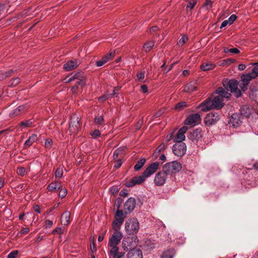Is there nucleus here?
<instances>
[{
	"label": "nucleus",
	"mask_w": 258,
	"mask_h": 258,
	"mask_svg": "<svg viewBox=\"0 0 258 258\" xmlns=\"http://www.w3.org/2000/svg\"><path fill=\"white\" fill-rule=\"evenodd\" d=\"M63 81L66 83L73 81L75 82V85L72 88L73 93L76 92L79 86L83 87L86 85L85 78L83 76H80V73L75 74L71 76L67 77L63 80Z\"/></svg>",
	"instance_id": "nucleus-1"
},
{
	"label": "nucleus",
	"mask_w": 258,
	"mask_h": 258,
	"mask_svg": "<svg viewBox=\"0 0 258 258\" xmlns=\"http://www.w3.org/2000/svg\"><path fill=\"white\" fill-rule=\"evenodd\" d=\"M140 228L138 220L134 217L130 218L126 220L124 224V229L129 235H135L138 233Z\"/></svg>",
	"instance_id": "nucleus-2"
},
{
	"label": "nucleus",
	"mask_w": 258,
	"mask_h": 258,
	"mask_svg": "<svg viewBox=\"0 0 258 258\" xmlns=\"http://www.w3.org/2000/svg\"><path fill=\"white\" fill-rule=\"evenodd\" d=\"M123 237L122 233L119 230H114L113 234L109 238L108 248L109 250L119 249L117 245Z\"/></svg>",
	"instance_id": "nucleus-3"
},
{
	"label": "nucleus",
	"mask_w": 258,
	"mask_h": 258,
	"mask_svg": "<svg viewBox=\"0 0 258 258\" xmlns=\"http://www.w3.org/2000/svg\"><path fill=\"white\" fill-rule=\"evenodd\" d=\"M138 239L137 236H125L122 241L121 245L123 249L126 251L132 250L137 246Z\"/></svg>",
	"instance_id": "nucleus-4"
},
{
	"label": "nucleus",
	"mask_w": 258,
	"mask_h": 258,
	"mask_svg": "<svg viewBox=\"0 0 258 258\" xmlns=\"http://www.w3.org/2000/svg\"><path fill=\"white\" fill-rule=\"evenodd\" d=\"M182 168L180 163L174 161L168 162L163 166V169L168 175H173L178 173Z\"/></svg>",
	"instance_id": "nucleus-5"
},
{
	"label": "nucleus",
	"mask_w": 258,
	"mask_h": 258,
	"mask_svg": "<svg viewBox=\"0 0 258 258\" xmlns=\"http://www.w3.org/2000/svg\"><path fill=\"white\" fill-rule=\"evenodd\" d=\"M225 89L233 93L235 96L238 98L241 95V91L238 89V82L235 80H230L229 81H225L223 83Z\"/></svg>",
	"instance_id": "nucleus-6"
},
{
	"label": "nucleus",
	"mask_w": 258,
	"mask_h": 258,
	"mask_svg": "<svg viewBox=\"0 0 258 258\" xmlns=\"http://www.w3.org/2000/svg\"><path fill=\"white\" fill-rule=\"evenodd\" d=\"M126 214H125L123 210L116 211L114 214L115 219L112 222V226L114 230L120 229L122 225Z\"/></svg>",
	"instance_id": "nucleus-7"
},
{
	"label": "nucleus",
	"mask_w": 258,
	"mask_h": 258,
	"mask_svg": "<svg viewBox=\"0 0 258 258\" xmlns=\"http://www.w3.org/2000/svg\"><path fill=\"white\" fill-rule=\"evenodd\" d=\"M244 108L247 109L246 106H242L240 110V113H234L230 118L229 123L234 127L239 126L242 123V115H246L247 112H243L242 110Z\"/></svg>",
	"instance_id": "nucleus-8"
},
{
	"label": "nucleus",
	"mask_w": 258,
	"mask_h": 258,
	"mask_svg": "<svg viewBox=\"0 0 258 258\" xmlns=\"http://www.w3.org/2000/svg\"><path fill=\"white\" fill-rule=\"evenodd\" d=\"M80 127V123L79 120V117L76 114L72 115L70 118L69 123L70 132L73 134L78 132Z\"/></svg>",
	"instance_id": "nucleus-9"
},
{
	"label": "nucleus",
	"mask_w": 258,
	"mask_h": 258,
	"mask_svg": "<svg viewBox=\"0 0 258 258\" xmlns=\"http://www.w3.org/2000/svg\"><path fill=\"white\" fill-rule=\"evenodd\" d=\"M186 150V146L185 144L181 142L176 143L172 147L173 153L178 157L182 156L185 153Z\"/></svg>",
	"instance_id": "nucleus-10"
},
{
	"label": "nucleus",
	"mask_w": 258,
	"mask_h": 258,
	"mask_svg": "<svg viewBox=\"0 0 258 258\" xmlns=\"http://www.w3.org/2000/svg\"><path fill=\"white\" fill-rule=\"evenodd\" d=\"M136 205V201L134 198H130L124 204L123 212L128 215L131 213L135 209Z\"/></svg>",
	"instance_id": "nucleus-11"
},
{
	"label": "nucleus",
	"mask_w": 258,
	"mask_h": 258,
	"mask_svg": "<svg viewBox=\"0 0 258 258\" xmlns=\"http://www.w3.org/2000/svg\"><path fill=\"white\" fill-rule=\"evenodd\" d=\"M168 174L162 169V171L158 172L155 176L154 182L157 186L163 185L166 182Z\"/></svg>",
	"instance_id": "nucleus-12"
},
{
	"label": "nucleus",
	"mask_w": 258,
	"mask_h": 258,
	"mask_svg": "<svg viewBox=\"0 0 258 258\" xmlns=\"http://www.w3.org/2000/svg\"><path fill=\"white\" fill-rule=\"evenodd\" d=\"M219 119V115L217 112H212L206 116L204 121L207 125L211 126L218 121Z\"/></svg>",
	"instance_id": "nucleus-13"
},
{
	"label": "nucleus",
	"mask_w": 258,
	"mask_h": 258,
	"mask_svg": "<svg viewBox=\"0 0 258 258\" xmlns=\"http://www.w3.org/2000/svg\"><path fill=\"white\" fill-rule=\"evenodd\" d=\"M160 163L158 162H155L149 165L143 174L146 178L150 177L154 174L159 168Z\"/></svg>",
	"instance_id": "nucleus-14"
},
{
	"label": "nucleus",
	"mask_w": 258,
	"mask_h": 258,
	"mask_svg": "<svg viewBox=\"0 0 258 258\" xmlns=\"http://www.w3.org/2000/svg\"><path fill=\"white\" fill-rule=\"evenodd\" d=\"M201 120V116L199 113L192 114L185 120L184 124L188 125H195Z\"/></svg>",
	"instance_id": "nucleus-15"
},
{
	"label": "nucleus",
	"mask_w": 258,
	"mask_h": 258,
	"mask_svg": "<svg viewBox=\"0 0 258 258\" xmlns=\"http://www.w3.org/2000/svg\"><path fill=\"white\" fill-rule=\"evenodd\" d=\"M200 108L202 111L206 112L215 109L214 108V105L213 104L211 98H208L206 99L204 101L201 103L197 107Z\"/></svg>",
	"instance_id": "nucleus-16"
},
{
	"label": "nucleus",
	"mask_w": 258,
	"mask_h": 258,
	"mask_svg": "<svg viewBox=\"0 0 258 258\" xmlns=\"http://www.w3.org/2000/svg\"><path fill=\"white\" fill-rule=\"evenodd\" d=\"M187 127L185 126L182 127L178 131L176 135L173 139V141L175 143H180L185 140V137L184 134L186 132Z\"/></svg>",
	"instance_id": "nucleus-17"
},
{
	"label": "nucleus",
	"mask_w": 258,
	"mask_h": 258,
	"mask_svg": "<svg viewBox=\"0 0 258 258\" xmlns=\"http://www.w3.org/2000/svg\"><path fill=\"white\" fill-rule=\"evenodd\" d=\"M203 137L202 131L200 128H197L190 132L188 138L192 142H197Z\"/></svg>",
	"instance_id": "nucleus-18"
},
{
	"label": "nucleus",
	"mask_w": 258,
	"mask_h": 258,
	"mask_svg": "<svg viewBox=\"0 0 258 258\" xmlns=\"http://www.w3.org/2000/svg\"><path fill=\"white\" fill-rule=\"evenodd\" d=\"M146 178L144 176L143 174L142 175L134 177L131 180V181L126 183V186L130 187H133L136 184H141L145 180Z\"/></svg>",
	"instance_id": "nucleus-19"
},
{
	"label": "nucleus",
	"mask_w": 258,
	"mask_h": 258,
	"mask_svg": "<svg viewBox=\"0 0 258 258\" xmlns=\"http://www.w3.org/2000/svg\"><path fill=\"white\" fill-rule=\"evenodd\" d=\"M214 105V108L216 109H220L224 106V99L220 96H216L212 100Z\"/></svg>",
	"instance_id": "nucleus-20"
},
{
	"label": "nucleus",
	"mask_w": 258,
	"mask_h": 258,
	"mask_svg": "<svg viewBox=\"0 0 258 258\" xmlns=\"http://www.w3.org/2000/svg\"><path fill=\"white\" fill-rule=\"evenodd\" d=\"M114 56V52H111L106 55L104 56L102 59L100 60H98L96 62V65L97 67H101L104 65L105 63H106L108 61L111 59L112 57Z\"/></svg>",
	"instance_id": "nucleus-21"
},
{
	"label": "nucleus",
	"mask_w": 258,
	"mask_h": 258,
	"mask_svg": "<svg viewBox=\"0 0 258 258\" xmlns=\"http://www.w3.org/2000/svg\"><path fill=\"white\" fill-rule=\"evenodd\" d=\"M127 258H143L142 252L139 249L132 250L127 254Z\"/></svg>",
	"instance_id": "nucleus-22"
},
{
	"label": "nucleus",
	"mask_w": 258,
	"mask_h": 258,
	"mask_svg": "<svg viewBox=\"0 0 258 258\" xmlns=\"http://www.w3.org/2000/svg\"><path fill=\"white\" fill-rule=\"evenodd\" d=\"M78 66L77 60H70L63 65V69L66 71H70L76 69Z\"/></svg>",
	"instance_id": "nucleus-23"
},
{
	"label": "nucleus",
	"mask_w": 258,
	"mask_h": 258,
	"mask_svg": "<svg viewBox=\"0 0 258 258\" xmlns=\"http://www.w3.org/2000/svg\"><path fill=\"white\" fill-rule=\"evenodd\" d=\"M218 96H220L222 99H229L231 97V94L227 91H225V89L220 87H219L216 91Z\"/></svg>",
	"instance_id": "nucleus-24"
},
{
	"label": "nucleus",
	"mask_w": 258,
	"mask_h": 258,
	"mask_svg": "<svg viewBox=\"0 0 258 258\" xmlns=\"http://www.w3.org/2000/svg\"><path fill=\"white\" fill-rule=\"evenodd\" d=\"M62 187L61 183L59 181H54L50 183L47 186V189L51 191H55L60 189Z\"/></svg>",
	"instance_id": "nucleus-25"
},
{
	"label": "nucleus",
	"mask_w": 258,
	"mask_h": 258,
	"mask_svg": "<svg viewBox=\"0 0 258 258\" xmlns=\"http://www.w3.org/2000/svg\"><path fill=\"white\" fill-rule=\"evenodd\" d=\"M108 253L112 258H124L125 253L119 251V249L108 250Z\"/></svg>",
	"instance_id": "nucleus-26"
},
{
	"label": "nucleus",
	"mask_w": 258,
	"mask_h": 258,
	"mask_svg": "<svg viewBox=\"0 0 258 258\" xmlns=\"http://www.w3.org/2000/svg\"><path fill=\"white\" fill-rule=\"evenodd\" d=\"M216 65L212 62H206L202 63L201 69L203 71H208L214 69Z\"/></svg>",
	"instance_id": "nucleus-27"
},
{
	"label": "nucleus",
	"mask_w": 258,
	"mask_h": 258,
	"mask_svg": "<svg viewBox=\"0 0 258 258\" xmlns=\"http://www.w3.org/2000/svg\"><path fill=\"white\" fill-rule=\"evenodd\" d=\"M71 213L68 211L64 212L61 215V222L64 226L68 225L70 222Z\"/></svg>",
	"instance_id": "nucleus-28"
},
{
	"label": "nucleus",
	"mask_w": 258,
	"mask_h": 258,
	"mask_svg": "<svg viewBox=\"0 0 258 258\" xmlns=\"http://www.w3.org/2000/svg\"><path fill=\"white\" fill-rule=\"evenodd\" d=\"M255 78L252 75L251 73H249L246 75H243L241 77L240 81L241 82H244L246 84H249L250 81Z\"/></svg>",
	"instance_id": "nucleus-29"
},
{
	"label": "nucleus",
	"mask_w": 258,
	"mask_h": 258,
	"mask_svg": "<svg viewBox=\"0 0 258 258\" xmlns=\"http://www.w3.org/2000/svg\"><path fill=\"white\" fill-rule=\"evenodd\" d=\"M37 140V135L36 134H33L30 136L29 139L25 141V145L26 146L30 147L33 143L36 141Z\"/></svg>",
	"instance_id": "nucleus-30"
},
{
	"label": "nucleus",
	"mask_w": 258,
	"mask_h": 258,
	"mask_svg": "<svg viewBox=\"0 0 258 258\" xmlns=\"http://www.w3.org/2000/svg\"><path fill=\"white\" fill-rule=\"evenodd\" d=\"M146 159L145 158H142L137 163V164L134 166V169L135 171H137L140 170L144 164L146 162Z\"/></svg>",
	"instance_id": "nucleus-31"
},
{
	"label": "nucleus",
	"mask_w": 258,
	"mask_h": 258,
	"mask_svg": "<svg viewBox=\"0 0 258 258\" xmlns=\"http://www.w3.org/2000/svg\"><path fill=\"white\" fill-rule=\"evenodd\" d=\"M175 253V251L173 249H169L163 252L161 258H173Z\"/></svg>",
	"instance_id": "nucleus-32"
},
{
	"label": "nucleus",
	"mask_w": 258,
	"mask_h": 258,
	"mask_svg": "<svg viewBox=\"0 0 258 258\" xmlns=\"http://www.w3.org/2000/svg\"><path fill=\"white\" fill-rule=\"evenodd\" d=\"M7 11V7L6 5H0V20L6 16Z\"/></svg>",
	"instance_id": "nucleus-33"
},
{
	"label": "nucleus",
	"mask_w": 258,
	"mask_h": 258,
	"mask_svg": "<svg viewBox=\"0 0 258 258\" xmlns=\"http://www.w3.org/2000/svg\"><path fill=\"white\" fill-rule=\"evenodd\" d=\"M196 90V87L194 86L191 82L187 83L184 89V91L186 92H193Z\"/></svg>",
	"instance_id": "nucleus-34"
},
{
	"label": "nucleus",
	"mask_w": 258,
	"mask_h": 258,
	"mask_svg": "<svg viewBox=\"0 0 258 258\" xmlns=\"http://www.w3.org/2000/svg\"><path fill=\"white\" fill-rule=\"evenodd\" d=\"M123 202L122 199L118 197L117 198L114 203V209H116V211H120L121 210H119L120 206Z\"/></svg>",
	"instance_id": "nucleus-35"
},
{
	"label": "nucleus",
	"mask_w": 258,
	"mask_h": 258,
	"mask_svg": "<svg viewBox=\"0 0 258 258\" xmlns=\"http://www.w3.org/2000/svg\"><path fill=\"white\" fill-rule=\"evenodd\" d=\"M154 45V42L152 41H149L146 42L143 48L145 51H149Z\"/></svg>",
	"instance_id": "nucleus-36"
},
{
	"label": "nucleus",
	"mask_w": 258,
	"mask_h": 258,
	"mask_svg": "<svg viewBox=\"0 0 258 258\" xmlns=\"http://www.w3.org/2000/svg\"><path fill=\"white\" fill-rule=\"evenodd\" d=\"M187 107V104L186 102L182 101L178 103L175 106V109L178 111L181 110L184 108Z\"/></svg>",
	"instance_id": "nucleus-37"
},
{
	"label": "nucleus",
	"mask_w": 258,
	"mask_h": 258,
	"mask_svg": "<svg viewBox=\"0 0 258 258\" xmlns=\"http://www.w3.org/2000/svg\"><path fill=\"white\" fill-rule=\"evenodd\" d=\"M197 2V0H192L190 2H188L186 6L187 10H192L195 7Z\"/></svg>",
	"instance_id": "nucleus-38"
},
{
	"label": "nucleus",
	"mask_w": 258,
	"mask_h": 258,
	"mask_svg": "<svg viewBox=\"0 0 258 258\" xmlns=\"http://www.w3.org/2000/svg\"><path fill=\"white\" fill-rule=\"evenodd\" d=\"M63 175V169L62 168H58L55 172V177L56 178H60Z\"/></svg>",
	"instance_id": "nucleus-39"
},
{
	"label": "nucleus",
	"mask_w": 258,
	"mask_h": 258,
	"mask_svg": "<svg viewBox=\"0 0 258 258\" xmlns=\"http://www.w3.org/2000/svg\"><path fill=\"white\" fill-rule=\"evenodd\" d=\"M255 66L253 67L250 72L253 76L255 78L258 76V63H255Z\"/></svg>",
	"instance_id": "nucleus-40"
},
{
	"label": "nucleus",
	"mask_w": 258,
	"mask_h": 258,
	"mask_svg": "<svg viewBox=\"0 0 258 258\" xmlns=\"http://www.w3.org/2000/svg\"><path fill=\"white\" fill-rule=\"evenodd\" d=\"M212 2L211 0H206L204 4L203 7L206 10H209L212 7Z\"/></svg>",
	"instance_id": "nucleus-41"
},
{
	"label": "nucleus",
	"mask_w": 258,
	"mask_h": 258,
	"mask_svg": "<svg viewBox=\"0 0 258 258\" xmlns=\"http://www.w3.org/2000/svg\"><path fill=\"white\" fill-rule=\"evenodd\" d=\"M103 121L104 118L102 115H97L95 118V122L97 124H101Z\"/></svg>",
	"instance_id": "nucleus-42"
},
{
	"label": "nucleus",
	"mask_w": 258,
	"mask_h": 258,
	"mask_svg": "<svg viewBox=\"0 0 258 258\" xmlns=\"http://www.w3.org/2000/svg\"><path fill=\"white\" fill-rule=\"evenodd\" d=\"M145 76V72H139L137 75V77L138 78V80L139 82H144L143 80H144Z\"/></svg>",
	"instance_id": "nucleus-43"
},
{
	"label": "nucleus",
	"mask_w": 258,
	"mask_h": 258,
	"mask_svg": "<svg viewBox=\"0 0 258 258\" xmlns=\"http://www.w3.org/2000/svg\"><path fill=\"white\" fill-rule=\"evenodd\" d=\"M17 173L19 175L23 176L26 173V169L24 167H21L18 168Z\"/></svg>",
	"instance_id": "nucleus-44"
},
{
	"label": "nucleus",
	"mask_w": 258,
	"mask_h": 258,
	"mask_svg": "<svg viewBox=\"0 0 258 258\" xmlns=\"http://www.w3.org/2000/svg\"><path fill=\"white\" fill-rule=\"evenodd\" d=\"M59 193V196L61 198H64L67 194V189L66 188H61Z\"/></svg>",
	"instance_id": "nucleus-45"
},
{
	"label": "nucleus",
	"mask_w": 258,
	"mask_h": 258,
	"mask_svg": "<svg viewBox=\"0 0 258 258\" xmlns=\"http://www.w3.org/2000/svg\"><path fill=\"white\" fill-rule=\"evenodd\" d=\"M238 85L241 88V90L243 92L247 90V87L248 84H246L244 82H241V81L240 80L239 83H238Z\"/></svg>",
	"instance_id": "nucleus-46"
},
{
	"label": "nucleus",
	"mask_w": 258,
	"mask_h": 258,
	"mask_svg": "<svg viewBox=\"0 0 258 258\" xmlns=\"http://www.w3.org/2000/svg\"><path fill=\"white\" fill-rule=\"evenodd\" d=\"M18 254V250H13L8 254V258H16Z\"/></svg>",
	"instance_id": "nucleus-47"
},
{
	"label": "nucleus",
	"mask_w": 258,
	"mask_h": 258,
	"mask_svg": "<svg viewBox=\"0 0 258 258\" xmlns=\"http://www.w3.org/2000/svg\"><path fill=\"white\" fill-rule=\"evenodd\" d=\"M52 145V140L51 139H47L45 142V146L47 148H50Z\"/></svg>",
	"instance_id": "nucleus-48"
},
{
	"label": "nucleus",
	"mask_w": 258,
	"mask_h": 258,
	"mask_svg": "<svg viewBox=\"0 0 258 258\" xmlns=\"http://www.w3.org/2000/svg\"><path fill=\"white\" fill-rule=\"evenodd\" d=\"M188 38L186 35H183L181 37V38L179 39L178 44L180 45H183L186 41L187 40Z\"/></svg>",
	"instance_id": "nucleus-49"
},
{
	"label": "nucleus",
	"mask_w": 258,
	"mask_h": 258,
	"mask_svg": "<svg viewBox=\"0 0 258 258\" xmlns=\"http://www.w3.org/2000/svg\"><path fill=\"white\" fill-rule=\"evenodd\" d=\"M237 17L235 15H232L227 20L229 22V24H232L236 19Z\"/></svg>",
	"instance_id": "nucleus-50"
},
{
	"label": "nucleus",
	"mask_w": 258,
	"mask_h": 258,
	"mask_svg": "<svg viewBox=\"0 0 258 258\" xmlns=\"http://www.w3.org/2000/svg\"><path fill=\"white\" fill-rule=\"evenodd\" d=\"M52 225H53V222L52 221L49 220H46L45 221V224H44V226L45 228H49L51 227Z\"/></svg>",
	"instance_id": "nucleus-51"
},
{
	"label": "nucleus",
	"mask_w": 258,
	"mask_h": 258,
	"mask_svg": "<svg viewBox=\"0 0 258 258\" xmlns=\"http://www.w3.org/2000/svg\"><path fill=\"white\" fill-rule=\"evenodd\" d=\"M21 113H20V109H18L17 108H16L15 109H14L11 113H10V116L11 117H14L15 116H17V115H18L19 114H20Z\"/></svg>",
	"instance_id": "nucleus-52"
},
{
	"label": "nucleus",
	"mask_w": 258,
	"mask_h": 258,
	"mask_svg": "<svg viewBox=\"0 0 258 258\" xmlns=\"http://www.w3.org/2000/svg\"><path fill=\"white\" fill-rule=\"evenodd\" d=\"M101 134L99 130H95L92 133L91 136L93 138L96 139L100 136Z\"/></svg>",
	"instance_id": "nucleus-53"
},
{
	"label": "nucleus",
	"mask_w": 258,
	"mask_h": 258,
	"mask_svg": "<svg viewBox=\"0 0 258 258\" xmlns=\"http://www.w3.org/2000/svg\"><path fill=\"white\" fill-rule=\"evenodd\" d=\"M165 148L164 143H161L156 149V153H160Z\"/></svg>",
	"instance_id": "nucleus-54"
},
{
	"label": "nucleus",
	"mask_w": 258,
	"mask_h": 258,
	"mask_svg": "<svg viewBox=\"0 0 258 258\" xmlns=\"http://www.w3.org/2000/svg\"><path fill=\"white\" fill-rule=\"evenodd\" d=\"M122 161L121 160L119 159L115 161V164L114 165V167L115 168L118 169L122 165Z\"/></svg>",
	"instance_id": "nucleus-55"
},
{
	"label": "nucleus",
	"mask_w": 258,
	"mask_h": 258,
	"mask_svg": "<svg viewBox=\"0 0 258 258\" xmlns=\"http://www.w3.org/2000/svg\"><path fill=\"white\" fill-rule=\"evenodd\" d=\"M20 82V79L18 78H15L12 80V85L14 86L17 85Z\"/></svg>",
	"instance_id": "nucleus-56"
},
{
	"label": "nucleus",
	"mask_w": 258,
	"mask_h": 258,
	"mask_svg": "<svg viewBox=\"0 0 258 258\" xmlns=\"http://www.w3.org/2000/svg\"><path fill=\"white\" fill-rule=\"evenodd\" d=\"M62 233V229L60 227L56 228L52 231V233L53 234H61Z\"/></svg>",
	"instance_id": "nucleus-57"
},
{
	"label": "nucleus",
	"mask_w": 258,
	"mask_h": 258,
	"mask_svg": "<svg viewBox=\"0 0 258 258\" xmlns=\"http://www.w3.org/2000/svg\"><path fill=\"white\" fill-rule=\"evenodd\" d=\"M141 91L144 93H146L148 92V88L147 86L146 85H143L141 86Z\"/></svg>",
	"instance_id": "nucleus-58"
},
{
	"label": "nucleus",
	"mask_w": 258,
	"mask_h": 258,
	"mask_svg": "<svg viewBox=\"0 0 258 258\" xmlns=\"http://www.w3.org/2000/svg\"><path fill=\"white\" fill-rule=\"evenodd\" d=\"M29 231V228L28 227L23 228L20 232L21 234H25Z\"/></svg>",
	"instance_id": "nucleus-59"
},
{
	"label": "nucleus",
	"mask_w": 258,
	"mask_h": 258,
	"mask_svg": "<svg viewBox=\"0 0 258 258\" xmlns=\"http://www.w3.org/2000/svg\"><path fill=\"white\" fill-rule=\"evenodd\" d=\"M18 109H20V113H23L26 110V105H21L17 107Z\"/></svg>",
	"instance_id": "nucleus-60"
},
{
	"label": "nucleus",
	"mask_w": 258,
	"mask_h": 258,
	"mask_svg": "<svg viewBox=\"0 0 258 258\" xmlns=\"http://www.w3.org/2000/svg\"><path fill=\"white\" fill-rule=\"evenodd\" d=\"M32 124V122L27 121V122H22L21 123V125L24 126L25 127L30 126Z\"/></svg>",
	"instance_id": "nucleus-61"
},
{
	"label": "nucleus",
	"mask_w": 258,
	"mask_h": 258,
	"mask_svg": "<svg viewBox=\"0 0 258 258\" xmlns=\"http://www.w3.org/2000/svg\"><path fill=\"white\" fill-rule=\"evenodd\" d=\"M229 52L237 54L239 52V50L236 48H230Z\"/></svg>",
	"instance_id": "nucleus-62"
},
{
	"label": "nucleus",
	"mask_w": 258,
	"mask_h": 258,
	"mask_svg": "<svg viewBox=\"0 0 258 258\" xmlns=\"http://www.w3.org/2000/svg\"><path fill=\"white\" fill-rule=\"evenodd\" d=\"M33 209L36 212H37L38 213H41V210H40V207L38 205H36L34 206Z\"/></svg>",
	"instance_id": "nucleus-63"
},
{
	"label": "nucleus",
	"mask_w": 258,
	"mask_h": 258,
	"mask_svg": "<svg viewBox=\"0 0 258 258\" xmlns=\"http://www.w3.org/2000/svg\"><path fill=\"white\" fill-rule=\"evenodd\" d=\"M228 24H229V22L227 21V20H224L222 23V24L221 25V26H220V28H222L226 26Z\"/></svg>",
	"instance_id": "nucleus-64"
}]
</instances>
